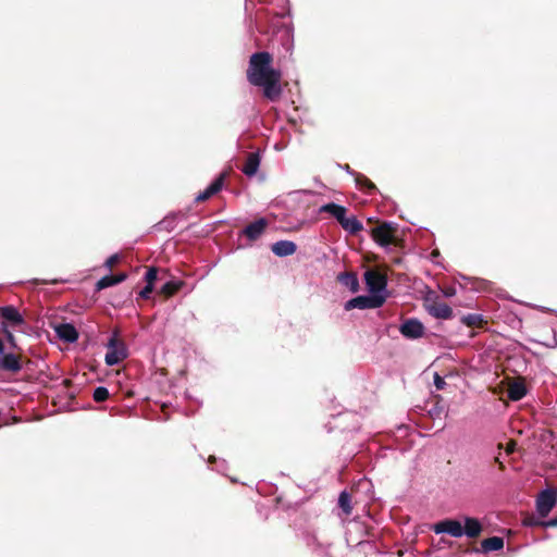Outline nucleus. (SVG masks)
Segmentation results:
<instances>
[{"instance_id": "b1692460", "label": "nucleus", "mask_w": 557, "mask_h": 557, "mask_svg": "<svg viewBox=\"0 0 557 557\" xmlns=\"http://www.w3.org/2000/svg\"><path fill=\"white\" fill-rule=\"evenodd\" d=\"M108 397H109V391H108V388H106L103 386H99L94 391V399L97 403H101V401L106 400Z\"/></svg>"}, {"instance_id": "c756f323", "label": "nucleus", "mask_w": 557, "mask_h": 557, "mask_svg": "<svg viewBox=\"0 0 557 557\" xmlns=\"http://www.w3.org/2000/svg\"><path fill=\"white\" fill-rule=\"evenodd\" d=\"M356 183H357L358 185H360V186H363V184H364V186H367V188H368L369 190H371V189H373V188H374V185H373L371 182H369L367 178H364V177H362V178H359V177H358V178H356Z\"/></svg>"}, {"instance_id": "c85d7f7f", "label": "nucleus", "mask_w": 557, "mask_h": 557, "mask_svg": "<svg viewBox=\"0 0 557 557\" xmlns=\"http://www.w3.org/2000/svg\"><path fill=\"white\" fill-rule=\"evenodd\" d=\"M119 260L120 256L117 253H114L107 259L104 265L110 270Z\"/></svg>"}, {"instance_id": "f257e3e1", "label": "nucleus", "mask_w": 557, "mask_h": 557, "mask_svg": "<svg viewBox=\"0 0 557 557\" xmlns=\"http://www.w3.org/2000/svg\"><path fill=\"white\" fill-rule=\"evenodd\" d=\"M272 57L268 52H257L250 57L247 78L253 86L262 87L264 96L275 100L281 95V74L271 67Z\"/></svg>"}, {"instance_id": "6ab92c4d", "label": "nucleus", "mask_w": 557, "mask_h": 557, "mask_svg": "<svg viewBox=\"0 0 557 557\" xmlns=\"http://www.w3.org/2000/svg\"><path fill=\"white\" fill-rule=\"evenodd\" d=\"M338 223L342 225V227L345 231H347L350 234H356L357 232H359L362 228L361 223L354 215L347 216V214H345L343 216V220L339 221Z\"/></svg>"}, {"instance_id": "dca6fc26", "label": "nucleus", "mask_w": 557, "mask_h": 557, "mask_svg": "<svg viewBox=\"0 0 557 557\" xmlns=\"http://www.w3.org/2000/svg\"><path fill=\"white\" fill-rule=\"evenodd\" d=\"M507 395L510 400L518 401L527 395V387L522 382H513L509 385Z\"/></svg>"}, {"instance_id": "7c9ffc66", "label": "nucleus", "mask_w": 557, "mask_h": 557, "mask_svg": "<svg viewBox=\"0 0 557 557\" xmlns=\"http://www.w3.org/2000/svg\"><path fill=\"white\" fill-rule=\"evenodd\" d=\"M153 290V285L152 284H147L144 289L140 292V296L143 298H148L149 295L152 293Z\"/></svg>"}, {"instance_id": "f704fd0d", "label": "nucleus", "mask_w": 557, "mask_h": 557, "mask_svg": "<svg viewBox=\"0 0 557 557\" xmlns=\"http://www.w3.org/2000/svg\"><path fill=\"white\" fill-rule=\"evenodd\" d=\"M544 527H557V516L548 521L543 522Z\"/></svg>"}, {"instance_id": "1a4fd4ad", "label": "nucleus", "mask_w": 557, "mask_h": 557, "mask_svg": "<svg viewBox=\"0 0 557 557\" xmlns=\"http://www.w3.org/2000/svg\"><path fill=\"white\" fill-rule=\"evenodd\" d=\"M428 312L437 319L447 320L453 317L451 308L445 302H434L426 306Z\"/></svg>"}, {"instance_id": "4c0bfd02", "label": "nucleus", "mask_w": 557, "mask_h": 557, "mask_svg": "<svg viewBox=\"0 0 557 557\" xmlns=\"http://www.w3.org/2000/svg\"><path fill=\"white\" fill-rule=\"evenodd\" d=\"M3 352V344L2 342L0 341V355Z\"/></svg>"}, {"instance_id": "9b49d317", "label": "nucleus", "mask_w": 557, "mask_h": 557, "mask_svg": "<svg viewBox=\"0 0 557 557\" xmlns=\"http://www.w3.org/2000/svg\"><path fill=\"white\" fill-rule=\"evenodd\" d=\"M297 246L290 240H278L271 247L272 252L277 257H287L295 253Z\"/></svg>"}, {"instance_id": "aec40b11", "label": "nucleus", "mask_w": 557, "mask_h": 557, "mask_svg": "<svg viewBox=\"0 0 557 557\" xmlns=\"http://www.w3.org/2000/svg\"><path fill=\"white\" fill-rule=\"evenodd\" d=\"M481 547L484 552L500 550L504 547V539L499 536L485 539L482 541Z\"/></svg>"}, {"instance_id": "0eeeda50", "label": "nucleus", "mask_w": 557, "mask_h": 557, "mask_svg": "<svg viewBox=\"0 0 557 557\" xmlns=\"http://www.w3.org/2000/svg\"><path fill=\"white\" fill-rule=\"evenodd\" d=\"M58 337L66 343H74L78 338V332L71 323H59L53 326Z\"/></svg>"}, {"instance_id": "bb28decb", "label": "nucleus", "mask_w": 557, "mask_h": 557, "mask_svg": "<svg viewBox=\"0 0 557 557\" xmlns=\"http://www.w3.org/2000/svg\"><path fill=\"white\" fill-rule=\"evenodd\" d=\"M0 332L4 334L7 341L12 345L15 346V338L12 332L8 329L7 324L2 323L0 326Z\"/></svg>"}, {"instance_id": "473e14b6", "label": "nucleus", "mask_w": 557, "mask_h": 557, "mask_svg": "<svg viewBox=\"0 0 557 557\" xmlns=\"http://www.w3.org/2000/svg\"><path fill=\"white\" fill-rule=\"evenodd\" d=\"M434 384L437 387V389H442L445 385V381L443 377H441L437 373L434 375Z\"/></svg>"}, {"instance_id": "58836bf2", "label": "nucleus", "mask_w": 557, "mask_h": 557, "mask_svg": "<svg viewBox=\"0 0 557 557\" xmlns=\"http://www.w3.org/2000/svg\"><path fill=\"white\" fill-rule=\"evenodd\" d=\"M360 484L364 486V485H368L369 482L367 480H364V481L360 482Z\"/></svg>"}, {"instance_id": "7ed1b4c3", "label": "nucleus", "mask_w": 557, "mask_h": 557, "mask_svg": "<svg viewBox=\"0 0 557 557\" xmlns=\"http://www.w3.org/2000/svg\"><path fill=\"white\" fill-rule=\"evenodd\" d=\"M107 348L104 360L108 366H115L127 357L126 346L115 335L109 339Z\"/></svg>"}, {"instance_id": "2eb2a0df", "label": "nucleus", "mask_w": 557, "mask_h": 557, "mask_svg": "<svg viewBox=\"0 0 557 557\" xmlns=\"http://www.w3.org/2000/svg\"><path fill=\"white\" fill-rule=\"evenodd\" d=\"M481 532L482 525L478 519L471 517L465 518L463 535H467L468 537H476Z\"/></svg>"}, {"instance_id": "e433bc0d", "label": "nucleus", "mask_w": 557, "mask_h": 557, "mask_svg": "<svg viewBox=\"0 0 557 557\" xmlns=\"http://www.w3.org/2000/svg\"><path fill=\"white\" fill-rule=\"evenodd\" d=\"M224 466H225V461H224V460H222L219 465H216V468H215V469H216L218 471H223Z\"/></svg>"}, {"instance_id": "f3484780", "label": "nucleus", "mask_w": 557, "mask_h": 557, "mask_svg": "<svg viewBox=\"0 0 557 557\" xmlns=\"http://www.w3.org/2000/svg\"><path fill=\"white\" fill-rule=\"evenodd\" d=\"M259 165H260V158H259L258 153H250L247 157L242 171L247 176H253L257 173Z\"/></svg>"}, {"instance_id": "20e7f679", "label": "nucleus", "mask_w": 557, "mask_h": 557, "mask_svg": "<svg viewBox=\"0 0 557 557\" xmlns=\"http://www.w3.org/2000/svg\"><path fill=\"white\" fill-rule=\"evenodd\" d=\"M436 534H448L453 537H461L463 535V527L460 521L445 519L432 527Z\"/></svg>"}, {"instance_id": "f8f14e48", "label": "nucleus", "mask_w": 557, "mask_h": 557, "mask_svg": "<svg viewBox=\"0 0 557 557\" xmlns=\"http://www.w3.org/2000/svg\"><path fill=\"white\" fill-rule=\"evenodd\" d=\"M0 368L16 373L22 369V364L16 355L5 354L0 358Z\"/></svg>"}, {"instance_id": "393cba45", "label": "nucleus", "mask_w": 557, "mask_h": 557, "mask_svg": "<svg viewBox=\"0 0 557 557\" xmlns=\"http://www.w3.org/2000/svg\"><path fill=\"white\" fill-rule=\"evenodd\" d=\"M113 285H115L113 281V275H106L97 282L96 286L98 290H101Z\"/></svg>"}, {"instance_id": "412c9836", "label": "nucleus", "mask_w": 557, "mask_h": 557, "mask_svg": "<svg viewBox=\"0 0 557 557\" xmlns=\"http://www.w3.org/2000/svg\"><path fill=\"white\" fill-rule=\"evenodd\" d=\"M338 506L346 516L351 513L352 507H351V497H350L349 493L344 491L339 494Z\"/></svg>"}, {"instance_id": "39448f33", "label": "nucleus", "mask_w": 557, "mask_h": 557, "mask_svg": "<svg viewBox=\"0 0 557 557\" xmlns=\"http://www.w3.org/2000/svg\"><path fill=\"white\" fill-rule=\"evenodd\" d=\"M557 502V495L553 490H544L536 499V510L541 517H546L554 508Z\"/></svg>"}, {"instance_id": "4468645a", "label": "nucleus", "mask_w": 557, "mask_h": 557, "mask_svg": "<svg viewBox=\"0 0 557 557\" xmlns=\"http://www.w3.org/2000/svg\"><path fill=\"white\" fill-rule=\"evenodd\" d=\"M338 282L348 288L351 293H356L359 289V281L355 273L344 272L337 276Z\"/></svg>"}, {"instance_id": "2f4dec72", "label": "nucleus", "mask_w": 557, "mask_h": 557, "mask_svg": "<svg viewBox=\"0 0 557 557\" xmlns=\"http://www.w3.org/2000/svg\"><path fill=\"white\" fill-rule=\"evenodd\" d=\"M176 288L177 287L175 285H173L172 283H166V284L163 285L162 292L165 293V294L171 295V294H173L176 290Z\"/></svg>"}, {"instance_id": "a19ab883", "label": "nucleus", "mask_w": 557, "mask_h": 557, "mask_svg": "<svg viewBox=\"0 0 557 557\" xmlns=\"http://www.w3.org/2000/svg\"><path fill=\"white\" fill-rule=\"evenodd\" d=\"M345 171H348V172H349V165H346V166H345Z\"/></svg>"}, {"instance_id": "c9c22d12", "label": "nucleus", "mask_w": 557, "mask_h": 557, "mask_svg": "<svg viewBox=\"0 0 557 557\" xmlns=\"http://www.w3.org/2000/svg\"><path fill=\"white\" fill-rule=\"evenodd\" d=\"M444 295H445L446 297H451V296H454V295H455V290H454L453 288H449V289H447V290H445V292H444Z\"/></svg>"}, {"instance_id": "ddd939ff", "label": "nucleus", "mask_w": 557, "mask_h": 557, "mask_svg": "<svg viewBox=\"0 0 557 557\" xmlns=\"http://www.w3.org/2000/svg\"><path fill=\"white\" fill-rule=\"evenodd\" d=\"M0 315L10 322L12 325H21L24 319L18 310L13 306H5L0 308Z\"/></svg>"}, {"instance_id": "cd10ccee", "label": "nucleus", "mask_w": 557, "mask_h": 557, "mask_svg": "<svg viewBox=\"0 0 557 557\" xmlns=\"http://www.w3.org/2000/svg\"><path fill=\"white\" fill-rule=\"evenodd\" d=\"M146 281H147V284H152L153 285V282L156 281L157 278V270L156 268H150L147 273H146Z\"/></svg>"}, {"instance_id": "5701e85b", "label": "nucleus", "mask_w": 557, "mask_h": 557, "mask_svg": "<svg viewBox=\"0 0 557 557\" xmlns=\"http://www.w3.org/2000/svg\"><path fill=\"white\" fill-rule=\"evenodd\" d=\"M461 322L467 326H481L484 320L482 314L469 313L461 317Z\"/></svg>"}, {"instance_id": "72a5a7b5", "label": "nucleus", "mask_w": 557, "mask_h": 557, "mask_svg": "<svg viewBox=\"0 0 557 557\" xmlns=\"http://www.w3.org/2000/svg\"><path fill=\"white\" fill-rule=\"evenodd\" d=\"M125 280H126V274H124V273L113 275V281H114L115 285L124 282Z\"/></svg>"}, {"instance_id": "a878e982", "label": "nucleus", "mask_w": 557, "mask_h": 557, "mask_svg": "<svg viewBox=\"0 0 557 557\" xmlns=\"http://www.w3.org/2000/svg\"><path fill=\"white\" fill-rule=\"evenodd\" d=\"M374 242L383 247V224L376 225L372 231Z\"/></svg>"}, {"instance_id": "a211bd4d", "label": "nucleus", "mask_w": 557, "mask_h": 557, "mask_svg": "<svg viewBox=\"0 0 557 557\" xmlns=\"http://www.w3.org/2000/svg\"><path fill=\"white\" fill-rule=\"evenodd\" d=\"M321 212H325L334 216L338 222L343 220V216L347 213V210L345 207L330 202L326 205H323L320 209Z\"/></svg>"}, {"instance_id": "9d476101", "label": "nucleus", "mask_w": 557, "mask_h": 557, "mask_svg": "<svg viewBox=\"0 0 557 557\" xmlns=\"http://www.w3.org/2000/svg\"><path fill=\"white\" fill-rule=\"evenodd\" d=\"M225 174L221 173L203 191L198 194L196 201H205L219 193L223 187Z\"/></svg>"}, {"instance_id": "4be33fe9", "label": "nucleus", "mask_w": 557, "mask_h": 557, "mask_svg": "<svg viewBox=\"0 0 557 557\" xmlns=\"http://www.w3.org/2000/svg\"><path fill=\"white\" fill-rule=\"evenodd\" d=\"M385 249L391 244H395L398 240L397 230L394 228L393 223L385 222Z\"/></svg>"}, {"instance_id": "423d86ee", "label": "nucleus", "mask_w": 557, "mask_h": 557, "mask_svg": "<svg viewBox=\"0 0 557 557\" xmlns=\"http://www.w3.org/2000/svg\"><path fill=\"white\" fill-rule=\"evenodd\" d=\"M424 326L417 319H409L400 325V333L411 339L419 338L423 335Z\"/></svg>"}, {"instance_id": "6e6552de", "label": "nucleus", "mask_w": 557, "mask_h": 557, "mask_svg": "<svg viewBox=\"0 0 557 557\" xmlns=\"http://www.w3.org/2000/svg\"><path fill=\"white\" fill-rule=\"evenodd\" d=\"M269 225V222L267 219L264 218H260L258 220H256L255 222L248 224L244 231H243V234L250 240H256L257 238H259L262 233L264 232V230L267 228V226Z\"/></svg>"}, {"instance_id": "ea45409f", "label": "nucleus", "mask_w": 557, "mask_h": 557, "mask_svg": "<svg viewBox=\"0 0 557 557\" xmlns=\"http://www.w3.org/2000/svg\"><path fill=\"white\" fill-rule=\"evenodd\" d=\"M384 297H385V299L388 297V293H387V289H386V288H385Z\"/></svg>"}, {"instance_id": "f03ea898", "label": "nucleus", "mask_w": 557, "mask_h": 557, "mask_svg": "<svg viewBox=\"0 0 557 557\" xmlns=\"http://www.w3.org/2000/svg\"><path fill=\"white\" fill-rule=\"evenodd\" d=\"M364 281L370 295H361L346 301L344 305L346 311L375 309L383 306V275L374 270H367Z\"/></svg>"}]
</instances>
